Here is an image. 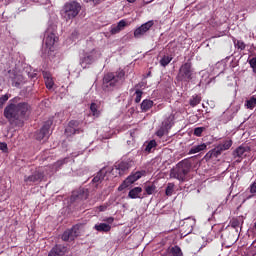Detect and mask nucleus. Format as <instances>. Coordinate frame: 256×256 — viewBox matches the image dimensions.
Masks as SVG:
<instances>
[{"label": "nucleus", "mask_w": 256, "mask_h": 256, "mask_svg": "<svg viewBox=\"0 0 256 256\" xmlns=\"http://www.w3.org/2000/svg\"><path fill=\"white\" fill-rule=\"evenodd\" d=\"M59 37L50 28L45 32V45L49 51H54V46L58 43Z\"/></svg>", "instance_id": "7"}, {"label": "nucleus", "mask_w": 256, "mask_h": 256, "mask_svg": "<svg viewBox=\"0 0 256 256\" xmlns=\"http://www.w3.org/2000/svg\"><path fill=\"white\" fill-rule=\"evenodd\" d=\"M166 131H168V129H165V128L162 126V128H160V129L156 132V135H157L159 138H162V137H164Z\"/></svg>", "instance_id": "43"}, {"label": "nucleus", "mask_w": 256, "mask_h": 256, "mask_svg": "<svg viewBox=\"0 0 256 256\" xmlns=\"http://www.w3.org/2000/svg\"><path fill=\"white\" fill-rule=\"evenodd\" d=\"M80 122L78 120H71L68 126L72 129H79Z\"/></svg>", "instance_id": "38"}, {"label": "nucleus", "mask_w": 256, "mask_h": 256, "mask_svg": "<svg viewBox=\"0 0 256 256\" xmlns=\"http://www.w3.org/2000/svg\"><path fill=\"white\" fill-rule=\"evenodd\" d=\"M192 164L188 159H184L176 167L170 171V177L180 182H187L189 180V173L191 172Z\"/></svg>", "instance_id": "3"}, {"label": "nucleus", "mask_w": 256, "mask_h": 256, "mask_svg": "<svg viewBox=\"0 0 256 256\" xmlns=\"http://www.w3.org/2000/svg\"><path fill=\"white\" fill-rule=\"evenodd\" d=\"M178 81H186L189 82L193 79V69L190 65H182L180 66V70L177 76Z\"/></svg>", "instance_id": "8"}, {"label": "nucleus", "mask_w": 256, "mask_h": 256, "mask_svg": "<svg viewBox=\"0 0 256 256\" xmlns=\"http://www.w3.org/2000/svg\"><path fill=\"white\" fill-rule=\"evenodd\" d=\"M65 133H66L68 136H71V135H76V134L83 133V130H82V129L72 128V127L68 126V127L65 129Z\"/></svg>", "instance_id": "29"}, {"label": "nucleus", "mask_w": 256, "mask_h": 256, "mask_svg": "<svg viewBox=\"0 0 256 256\" xmlns=\"http://www.w3.org/2000/svg\"><path fill=\"white\" fill-rule=\"evenodd\" d=\"M175 185L173 183H169L166 188V196L171 197L173 195Z\"/></svg>", "instance_id": "34"}, {"label": "nucleus", "mask_w": 256, "mask_h": 256, "mask_svg": "<svg viewBox=\"0 0 256 256\" xmlns=\"http://www.w3.org/2000/svg\"><path fill=\"white\" fill-rule=\"evenodd\" d=\"M136 98H135V103L139 104L141 102L142 99V95H143V91L137 89L135 92Z\"/></svg>", "instance_id": "37"}, {"label": "nucleus", "mask_w": 256, "mask_h": 256, "mask_svg": "<svg viewBox=\"0 0 256 256\" xmlns=\"http://www.w3.org/2000/svg\"><path fill=\"white\" fill-rule=\"evenodd\" d=\"M126 68H120L116 72H108L103 77V89L104 91H114V89H119L125 81Z\"/></svg>", "instance_id": "2"}, {"label": "nucleus", "mask_w": 256, "mask_h": 256, "mask_svg": "<svg viewBox=\"0 0 256 256\" xmlns=\"http://www.w3.org/2000/svg\"><path fill=\"white\" fill-rule=\"evenodd\" d=\"M91 61H92V57L88 56V57H85L81 63H86V65H90Z\"/></svg>", "instance_id": "49"}, {"label": "nucleus", "mask_w": 256, "mask_h": 256, "mask_svg": "<svg viewBox=\"0 0 256 256\" xmlns=\"http://www.w3.org/2000/svg\"><path fill=\"white\" fill-rule=\"evenodd\" d=\"M24 63H25V62H24V61H22L21 65H24Z\"/></svg>", "instance_id": "61"}, {"label": "nucleus", "mask_w": 256, "mask_h": 256, "mask_svg": "<svg viewBox=\"0 0 256 256\" xmlns=\"http://www.w3.org/2000/svg\"><path fill=\"white\" fill-rule=\"evenodd\" d=\"M222 153L223 152L221 151V149L218 146H216V147H214V149H212V150L208 151V153H206L205 158L208 160L215 159V158L220 157L222 155Z\"/></svg>", "instance_id": "15"}, {"label": "nucleus", "mask_w": 256, "mask_h": 256, "mask_svg": "<svg viewBox=\"0 0 256 256\" xmlns=\"http://www.w3.org/2000/svg\"><path fill=\"white\" fill-rule=\"evenodd\" d=\"M251 68L253 69V72L256 73V65H251Z\"/></svg>", "instance_id": "57"}, {"label": "nucleus", "mask_w": 256, "mask_h": 256, "mask_svg": "<svg viewBox=\"0 0 256 256\" xmlns=\"http://www.w3.org/2000/svg\"><path fill=\"white\" fill-rule=\"evenodd\" d=\"M232 42H234V47L238 49V51H245L246 49V44L242 40H237L235 37L232 38Z\"/></svg>", "instance_id": "24"}, {"label": "nucleus", "mask_w": 256, "mask_h": 256, "mask_svg": "<svg viewBox=\"0 0 256 256\" xmlns=\"http://www.w3.org/2000/svg\"><path fill=\"white\" fill-rule=\"evenodd\" d=\"M173 57L169 56V55H165L162 60H161V65H169V63H171Z\"/></svg>", "instance_id": "36"}, {"label": "nucleus", "mask_w": 256, "mask_h": 256, "mask_svg": "<svg viewBox=\"0 0 256 256\" xmlns=\"http://www.w3.org/2000/svg\"><path fill=\"white\" fill-rule=\"evenodd\" d=\"M95 230L98 232L108 233L111 230V226L107 223H100L95 225Z\"/></svg>", "instance_id": "23"}, {"label": "nucleus", "mask_w": 256, "mask_h": 256, "mask_svg": "<svg viewBox=\"0 0 256 256\" xmlns=\"http://www.w3.org/2000/svg\"><path fill=\"white\" fill-rule=\"evenodd\" d=\"M245 107L248 110H253L256 108V97L251 96L248 100L245 101Z\"/></svg>", "instance_id": "26"}, {"label": "nucleus", "mask_w": 256, "mask_h": 256, "mask_svg": "<svg viewBox=\"0 0 256 256\" xmlns=\"http://www.w3.org/2000/svg\"><path fill=\"white\" fill-rule=\"evenodd\" d=\"M68 162V158H64V159H61V160H58L56 163H55V166L57 168H61L63 165L67 164Z\"/></svg>", "instance_id": "39"}, {"label": "nucleus", "mask_w": 256, "mask_h": 256, "mask_svg": "<svg viewBox=\"0 0 256 256\" xmlns=\"http://www.w3.org/2000/svg\"><path fill=\"white\" fill-rule=\"evenodd\" d=\"M156 189H157V187L155 184L145 186V192L148 196L153 195L156 192Z\"/></svg>", "instance_id": "30"}, {"label": "nucleus", "mask_w": 256, "mask_h": 256, "mask_svg": "<svg viewBox=\"0 0 256 256\" xmlns=\"http://www.w3.org/2000/svg\"><path fill=\"white\" fill-rule=\"evenodd\" d=\"M231 59V57H226V59L222 60V64L228 63V61Z\"/></svg>", "instance_id": "56"}, {"label": "nucleus", "mask_w": 256, "mask_h": 256, "mask_svg": "<svg viewBox=\"0 0 256 256\" xmlns=\"http://www.w3.org/2000/svg\"><path fill=\"white\" fill-rule=\"evenodd\" d=\"M129 186H131L130 183L127 182V180H125V181L119 186L118 191H119V192H122V191H124L125 189H127Z\"/></svg>", "instance_id": "40"}, {"label": "nucleus", "mask_w": 256, "mask_h": 256, "mask_svg": "<svg viewBox=\"0 0 256 256\" xmlns=\"http://www.w3.org/2000/svg\"><path fill=\"white\" fill-rule=\"evenodd\" d=\"M129 3H134L136 2L137 0H127Z\"/></svg>", "instance_id": "58"}, {"label": "nucleus", "mask_w": 256, "mask_h": 256, "mask_svg": "<svg viewBox=\"0 0 256 256\" xmlns=\"http://www.w3.org/2000/svg\"><path fill=\"white\" fill-rule=\"evenodd\" d=\"M9 77L12 80L13 87H20L23 81V75L20 70H18L17 66H14L12 69L8 71Z\"/></svg>", "instance_id": "9"}, {"label": "nucleus", "mask_w": 256, "mask_h": 256, "mask_svg": "<svg viewBox=\"0 0 256 256\" xmlns=\"http://www.w3.org/2000/svg\"><path fill=\"white\" fill-rule=\"evenodd\" d=\"M238 240L237 236L232 235V238H230V244H235Z\"/></svg>", "instance_id": "51"}, {"label": "nucleus", "mask_w": 256, "mask_h": 256, "mask_svg": "<svg viewBox=\"0 0 256 256\" xmlns=\"http://www.w3.org/2000/svg\"><path fill=\"white\" fill-rule=\"evenodd\" d=\"M0 151L3 153H8V146L6 142H0Z\"/></svg>", "instance_id": "45"}, {"label": "nucleus", "mask_w": 256, "mask_h": 256, "mask_svg": "<svg viewBox=\"0 0 256 256\" xmlns=\"http://www.w3.org/2000/svg\"><path fill=\"white\" fill-rule=\"evenodd\" d=\"M107 222H108L109 224H112V223L114 222V218H113V217L107 218Z\"/></svg>", "instance_id": "55"}, {"label": "nucleus", "mask_w": 256, "mask_h": 256, "mask_svg": "<svg viewBox=\"0 0 256 256\" xmlns=\"http://www.w3.org/2000/svg\"><path fill=\"white\" fill-rule=\"evenodd\" d=\"M246 152H247L246 147L238 146V148L234 150V153H233L234 158H242Z\"/></svg>", "instance_id": "27"}, {"label": "nucleus", "mask_w": 256, "mask_h": 256, "mask_svg": "<svg viewBox=\"0 0 256 256\" xmlns=\"http://www.w3.org/2000/svg\"><path fill=\"white\" fill-rule=\"evenodd\" d=\"M126 25L127 23L125 20H121L117 25H113L110 30L111 35H117V33L124 29Z\"/></svg>", "instance_id": "19"}, {"label": "nucleus", "mask_w": 256, "mask_h": 256, "mask_svg": "<svg viewBox=\"0 0 256 256\" xmlns=\"http://www.w3.org/2000/svg\"><path fill=\"white\" fill-rule=\"evenodd\" d=\"M154 106V102L150 99L143 100L141 104V110L143 113H147L150 109H152Z\"/></svg>", "instance_id": "22"}, {"label": "nucleus", "mask_w": 256, "mask_h": 256, "mask_svg": "<svg viewBox=\"0 0 256 256\" xmlns=\"http://www.w3.org/2000/svg\"><path fill=\"white\" fill-rule=\"evenodd\" d=\"M66 253H68V247L62 244H57L51 249L48 256H64Z\"/></svg>", "instance_id": "13"}, {"label": "nucleus", "mask_w": 256, "mask_h": 256, "mask_svg": "<svg viewBox=\"0 0 256 256\" xmlns=\"http://www.w3.org/2000/svg\"><path fill=\"white\" fill-rule=\"evenodd\" d=\"M249 192L250 194H256V181L250 184L249 186Z\"/></svg>", "instance_id": "46"}, {"label": "nucleus", "mask_w": 256, "mask_h": 256, "mask_svg": "<svg viewBox=\"0 0 256 256\" xmlns=\"http://www.w3.org/2000/svg\"><path fill=\"white\" fill-rule=\"evenodd\" d=\"M138 179L136 178L135 173L131 174L130 176L127 177L126 179V183H129V185L134 184L135 182H137Z\"/></svg>", "instance_id": "35"}, {"label": "nucleus", "mask_w": 256, "mask_h": 256, "mask_svg": "<svg viewBox=\"0 0 256 256\" xmlns=\"http://www.w3.org/2000/svg\"><path fill=\"white\" fill-rule=\"evenodd\" d=\"M170 254L172 256H183V251L178 245H174L170 248Z\"/></svg>", "instance_id": "28"}, {"label": "nucleus", "mask_w": 256, "mask_h": 256, "mask_svg": "<svg viewBox=\"0 0 256 256\" xmlns=\"http://www.w3.org/2000/svg\"><path fill=\"white\" fill-rule=\"evenodd\" d=\"M9 96L7 94L0 97V108H3L4 104L8 101Z\"/></svg>", "instance_id": "41"}, {"label": "nucleus", "mask_w": 256, "mask_h": 256, "mask_svg": "<svg viewBox=\"0 0 256 256\" xmlns=\"http://www.w3.org/2000/svg\"><path fill=\"white\" fill-rule=\"evenodd\" d=\"M253 228L256 229V222L254 223Z\"/></svg>", "instance_id": "60"}, {"label": "nucleus", "mask_w": 256, "mask_h": 256, "mask_svg": "<svg viewBox=\"0 0 256 256\" xmlns=\"http://www.w3.org/2000/svg\"><path fill=\"white\" fill-rule=\"evenodd\" d=\"M249 65H256V58L253 57L249 60Z\"/></svg>", "instance_id": "52"}, {"label": "nucleus", "mask_w": 256, "mask_h": 256, "mask_svg": "<svg viewBox=\"0 0 256 256\" xmlns=\"http://www.w3.org/2000/svg\"><path fill=\"white\" fill-rule=\"evenodd\" d=\"M143 192V190H142V187H134L133 189H131L130 191H129V194H128V197L130 198V199H133V200H135V199H141L142 197H141V193Z\"/></svg>", "instance_id": "17"}, {"label": "nucleus", "mask_w": 256, "mask_h": 256, "mask_svg": "<svg viewBox=\"0 0 256 256\" xmlns=\"http://www.w3.org/2000/svg\"><path fill=\"white\" fill-rule=\"evenodd\" d=\"M243 224H244V219L242 216L235 217L230 220V226L236 229V235H238L239 233L238 229L239 228L242 229Z\"/></svg>", "instance_id": "14"}, {"label": "nucleus", "mask_w": 256, "mask_h": 256, "mask_svg": "<svg viewBox=\"0 0 256 256\" xmlns=\"http://www.w3.org/2000/svg\"><path fill=\"white\" fill-rule=\"evenodd\" d=\"M156 146H157V142H156L155 140H151V141L147 144V146H146V148H145V151L148 152V153H150V152L152 151V149L156 148Z\"/></svg>", "instance_id": "33"}, {"label": "nucleus", "mask_w": 256, "mask_h": 256, "mask_svg": "<svg viewBox=\"0 0 256 256\" xmlns=\"http://www.w3.org/2000/svg\"><path fill=\"white\" fill-rule=\"evenodd\" d=\"M201 101H202L201 96H199L197 94L192 95V98H190V107H192V108L197 107L198 105L201 104Z\"/></svg>", "instance_id": "25"}, {"label": "nucleus", "mask_w": 256, "mask_h": 256, "mask_svg": "<svg viewBox=\"0 0 256 256\" xmlns=\"http://www.w3.org/2000/svg\"><path fill=\"white\" fill-rule=\"evenodd\" d=\"M28 76H29L31 79H36V77H38V72H37V70H34V72L28 71Z\"/></svg>", "instance_id": "47"}, {"label": "nucleus", "mask_w": 256, "mask_h": 256, "mask_svg": "<svg viewBox=\"0 0 256 256\" xmlns=\"http://www.w3.org/2000/svg\"><path fill=\"white\" fill-rule=\"evenodd\" d=\"M79 236V226L75 225L71 229H67L62 234V240L64 242H72Z\"/></svg>", "instance_id": "10"}, {"label": "nucleus", "mask_w": 256, "mask_h": 256, "mask_svg": "<svg viewBox=\"0 0 256 256\" xmlns=\"http://www.w3.org/2000/svg\"><path fill=\"white\" fill-rule=\"evenodd\" d=\"M233 145V141L231 139L228 140H224L222 143L218 144V149H220V151L225 152L231 149Z\"/></svg>", "instance_id": "20"}, {"label": "nucleus", "mask_w": 256, "mask_h": 256, "mask_svg": "<svg viewBox=\"0 0 256 256\" xmlns=\"http://www.w3.org/2000/svg\"><path fill=\"white\" fill-rule=\"evenodd\" d=\"M52 125H53V121L52 120H47L44 123L43 127L40 129V131L36 134V139L38 141H42L45 138L48 139L49 131H50V128H51Z\"/></svg>", "instance_id": "11"}, {"label": "nucleus", "mask_w": 256, "mask_h": 256, "mask_svg": "<svg viewBox=\"0 0 256 256\" xmlns=\"http://www.w3.org/2000/svg\"><path fill=\"white\" fill-rule=\"evenodd\" d=\"M107 174V171L105 169H101L97 175L93 178L92 182L94 184H100L105 179V176Z\"/></svg>", "instance_id": "21"}, {"label": "nucleus", "mask_w": 256, "mask_h": 256, "mask_svg": "<svg viewBox=\"0 0 256 256\" xmlns=\"http://www.w3.org/2000/svg\"><path fill=\"white\" fill-rule=\"evenodd\" d=\"M90 110H91L94 117L98 118L100 116V112L98 111V106H97L96 103L91 104Z\"/></svg>", "instance_id": "31"}, {"label": "nucleus", "mask_w": 256, "mask_h": 256, "mask_svg": "<svg viewBox=\"0 0 256 256\" xmlns=\"http://www.w3.org/2000/svg\"><path fill=\"white\" fill-rule=\"evenodd\" d=\"M154 25V21L150 20L146 23H144L143 25H141L140 27H138L135 31H134V37L136 39H140V37H143V35H145V33L147 31L150 30V28Z\"/></svg>", "instance_id": "12"}, {"label": "nucleus", "mask_w": 256, "mask_h": 256, "mask_svg": "<svg viewBox=\"0 0 256 256\" xmlns=\"http://www.w3.org/2000/svg\"><path fill=\"white\" fill-rule=\"evenodd\" d=\"M207 149V145L205 143H202L200 145H194L192 148H190V151H188V155H195L198 153H201Z\"/></svg>", "instance_id": "16"}, {"label": "nucleus", "mask_w": 256, "mask_h": 256, "mask_svg": "<svg viewBox=\"0 0 256 256\" xmlns=\"http://www.w3.org/2000/svg\"><path fill=\"white\" fill-rule=\"evenodd\" d=\"M206 131L205 127H196L194 128V136L202 137V134Z\"/></svg>", "instance_id": "32"}, {"label": "nucleus", "mask_w": 256, "mask_h": 256, "mask_svg": "<svg viewBox=\"0 0 256 256\" xmlns=\"http://www.w3.org/2000/svg\"><path fill=\"white\" fill-rule=\"evenodd\" d=\"M45 84H46L47 89H53V87H54L53 78L45 80Z\"/></svg>", "instance_id": "42"}, {"label": "nucleus", "mask_w": 256, "mask_h": 256, "mask_svg": "<svg viewBox=\"0 0 256 256\" xmlns=\"http://www.w3.org/2000/svg\"><path fill=\"white\" fill-rule=\"evenodd\" d=\"M107 208H108V204L100 205L98 207L100 212H105L107 210Z\"/></svg>", "instance_id": "50"}, {"label": "nucleus", "mask_w": 256, "mask_h": 256, "mask_svg": "<svg viewBox=\"0 0 256 256\" xmlns=\"http://www.w3.org/2000/svg\"><path fill=\"white\" fill-rule=\"evenodd\" d=\"M43 77L45 80L52 79V74L49 71H43Z\"/></svg>", "instance_id": "48"}, {"label": "nucleus", "mask_w": 256, "mask_h": 256, "mask_svg": "<svg viewBox=\"0 0 256 256\" xmlns=\"http://www.w3.org/2000/svg\"><path fill=\"white\" fill-rule=\"evenodd\" d=\"M44 177V171L41 168H38L31 175H25L24 182L27 186H32L34 183H41Z\"/></svg>", "instance_id": "6"}, {"label": "nucleus", "mask_w": 256, "mask_h": 256, "mask_svg": "<svg viewBox=\"0 0 256 256\" xmlns=\"http://www.w3.org/2000/svg\"><path fill=\"white\" fill-rule=\"evenodd\" d=\"M80 10L81 5L76 1H72L65 4V6L63 7V14L67 20H70L75 18L80 12Z\"/></svg>", "instance_id": "4"}, {"label": "nucleus", "mask_w": 256, "mask_h": 256, "mask_svg": "<svg viewBox=\"0 0 256 256\" xmlns=\"http://www.w3.org/2000/svg\"><path fill=\"white\" fill-rule=\"evenodd\" d=\"M131 137H133V133H131Z\"/></svg>", "instance_id": "62"}, {"label": "nucleus", "mask_w": 256, "mask_h": 256, "mask_svg": "<svg viewBox=\"0 0 256 256\" xmlns=\"http://www.w3.org/2000/svg\"><path fill=\"white\" fill-rule=\"evenodd\" d=\"M131 167H132V161L118 162L114 165L112 169V174L116 177H118V175L120 177L125 176L128 174Z\"/></svg>", "instance_id": "5"}, {"label": "nucleus", "mask_w": 256, "mask_h": 256, "mask_svg": "<svg viewBox=\"0 0 256 256\" xmlns=\"http://www.w3.org/2000/svg\"><path fill=\"white\" fill-rule=\"evenodd\" d=\"M134 175L138 180H140L142 177L146 176V171L145 170L137 171L134 173Z\"/></svg>", "instance_id": "44"}, {"label": "nucleus", "mask_w": 256, "mask_h": 256, "mask_svg": "<svg viewBox=\"0 0 256 256\" xmlns=\"http://www.w3.org/2000/svg\"><path fill=\"white\" fill-rule=\"evenodd\" d=\"M174 121H175V115L174 114H170L162 123V127H164V129L166 130H170L173 125H174Z\"/></svg>", "instance_id": "18"}, {"label": "nucleus", "mask_w": 256, "mask_h": 256, "mask_svg": "<svg viewBox=\"0 0 256 256\" xmlns=\"http://www.w3.org/2000/svg\"><path fill=\"white\" fill-rule=\"evenodd\" d=\"M86 2H93L94 4H98L100 0H84Z\"/></svg>", "instance_id": "54"}, {"label": "nucleus", "mask_w": 256, "mask_h": 256, "mask_svg": "<svg viewBox=\"0 0 256 256\" xmlns=\"http://www.w3.org/2000/svg\"><path fill=\"white\" fill-rule=\"evenodd\" d=\"M146 85H147L146 82H141L136 87H140L142 89V87H146Z\"/></svg>", "instance_id": "53"}, {"label": "nucleus", "mask_w": 256, "mask_h": 256, "mask_svg": "<svg viewBox=\"0 0 256 256\" xmlns=\"http://www.w3.org/2000/svg\"><path fill=\"white\" fill-rule=\"evenodd\" d=\"M20 98L16 97L5 107L4 117L9 121L10 125L22 128L23 119L30 113L31 106L27 102H19Z\"/></svg>", "instance_id": "1"}, {"label": "nucleus", "mask_w": 256, "mask_h": 256, "mask_svg": "<svg viewBox=\"0 0 256 256\" xmlns=\"http://www.w3.org/2000/svg\"><path fill=\"white\" fill-rule=\"evenodd\" d=\"M31 71V66H29V67H26V71Z\"/></svg>", "instance_id": "59"}]
</instances>
